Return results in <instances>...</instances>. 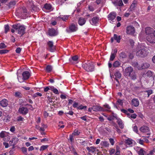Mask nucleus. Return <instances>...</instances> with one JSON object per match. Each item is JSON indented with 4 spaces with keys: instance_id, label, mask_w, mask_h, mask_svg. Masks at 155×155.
Listing matches in <instances>:
<instances>
[{
    "instance_id": "nucleus-1",
    "label": "nucleus",
    "mask_w": 155,
    "mask_h": 155,
    "mask_svg": "<svg viewBox=\"0 0 155 155\" xmlns=\"http://www.w3.org/2000/svg\"><path fill=\"white\" fill-rule=\"evenodd\" d=\"M82 67L87 72H92L94 70L95 66L94 63L90 61H87L86 62L83 63L82 64Z\"/></svg>"
},
{
    "instance_id": "nucleus-2",
    "label": "nucleus",
    "mask_w": 155,
    "mask_h": 155,
    "mask_svg": "<svg viewBox=\"0 0 155 155\" xmlns=\"http://www.w3.org/2000/svg\"><path fill=\"white\" fill-rule=\"evenodd\" d=\"M125 74L126 76L129 77L132 80H134L137 79L135 72L131 67H128L125 68Z\"/></svg>"
},
{
    "instance_id": "nucleus-3",
    "label": "nucleus",
    "mask_w": 155,
    "mask_h": 155,
    "mask_svg": "<svg viewBox=\"0 0 155 155\" xmlns=\"http://www.w3.org/2000/svg\"><path fill=\"white\" fill-rule=\"evenodd\" d=\"M12 27L18 34H21V35H23L25 32L26 28L25 26L21 25L20 23L13 25Z\"/></svg>"
},
{
    "instance_id": "nucleus-4",
    "label": "nucleus",
    "mask_w": 155,
    "mask_h": 155,
    "mask_svg": "<svg viewBox=\"0 0 155 155\" xmlns=\"http://www.w3.org/2000/svg\"><path fill=\"white\" fill-rule=\"evenodd\" d=\"M22 78L18 76V75L17 79L18 81L20 83H22L24 82L25 80L28 79L31 76L30 74L29 71H24L22 73Z\"/></svg>"
},
{
    "instance_id": "nucleus-5",
    "label": "nucleus",
    "mask_w": 155,
    "mask_h": 155,
    "mask_svg": "<svg viewBox=\"0 0 155 155\" xmlns=\"http://www.w3.org/2000/svg\"><path fill=\"white\" fill-rule=\"evenodd\" d=\"M148 54V52L145 49H142L138 51L136 53L137 56L144 57L147 56Z\"/></svg>"
},
{
    "instance_id": "nucleus-6",
    "label": "nucleus",
    "mask_w": 155,
    "mask_h": 155,
    "mask_svg": "<svg viewBox=\"0 0 155 155\" xmlns=\"http://www.w3.org/2000/svg\"><path fill=\"white\" fill-rule=\"evenodd\" d=\"M78 30V25L77 23H71L69 26L70 32H74Z\"/></svg>"
},
{
    "instance_id": "nucleus-7",
    "label": "nucleus",
    "mask_w": 155,
    "mask_h": 155,
    "mask_svg": "<svg viewBox=\"0 0 155 155\" xmlns=\"http://www.w3.org/2000/svg\"><path fill=\"white\" fill-rule=\"evenodd\" d=\"M58 34V31L53 28H49L48 31V35L50 36L53 37L56 36Z\"/></svg>"
},
{
    "instance_id": "nucleus-8",
    "label": "nucleus",
    "mask_w": 155,
    "mask_h": 155,
    "mask_svg": "<svg viewBox=\"0 0 155 155\" xmlns=\"http://www.w3.org/2000/svg\"><path fill=\"white\" fill-rule=\"evenodd\" d=\"M126 33L128 35H133L135 32L134 27L132 26H127L126 28Z\"/></svg>"
},
{
    "instance_id": "nucleus-9",
    "label": "nucleus",
    "mask_w": 155,
    "mask_h": 155,
    "mask_svg": "<svg viewBox=\"0 0 155 155\" xmlns=\"http://www.w3.org/2000/svg\"><path fill=\"white\" fill-rule=\"evenodd\" d=\"M53 44V42L51 41H48L47 42L48 49L51 52H54L55 50V46Z\"/></svg>"
},
{
    "instance_id": "nucleus-10",
    "label": "nucleus",
    "mask_w": 155,
    "mask_h": 155,
    "mask_svg": "<svg viewBox=\"0 0 155 155\" xmlns=\"http://www.w3.org/2000/svg\"><path fill=\"white\" fill-rule=\"evenodd\" d=\"M147 41L151 43H155V36L154 34L149 35L146 37Z\"/></svg>"
},
{
    "instance_id": "nucleus-11",
    "label": "nucleus",
    "mask_w": 155,
    "mask_h": 155,
    "mask_svg": "<svg viewBox=\"0 0 155 155\" xmlns=\"http://www.w3.org/2000/svg\"><path fill=\"white\" fill-rule=\"evenodd\" d=\"M18 111L20 114H21L23 115H25L28 113V109L26 107H22L19 108Z\"/></svg>"
},
{
    "instance_id": "nucleus-12",
    "label": "nucleus",
    "mask_w": 155,
    "mask_h": 155,
    "mask_svg": "<svg viewBox=\"0 0 155 155\" xmlns=\"http://www.w3.org/2000/svg\"><path fill=\"white\" fill-rule=\"evenodd\" d=\"M117 14L114 12H110L108 15V20L113 21L116 17Z\"/></svg>"
},
{
    "instance_id": "nucleus-13",
    "label": "nucleus",
    "mask_w": 155,
    "mask_h": 155,
    "mask_svg": "<svg viewBox=\"0 0 155 155\" xmlns=\"http://www.w3.org/2000/svg\"><path fill=\"white\" fill-rule=\"evenodd\" d=\"M117 52V49H114L111 53L110 60V61H113L116 57Z\"/></svg>"
},
{
    "instance_id": "nucleus-14",
    "label": "nucleus",
    "mask_w": 155,
    "mask_h": 155,
    "mask_svg": "<svg viewBox=\"0 0 155 155\" xmlns=\"http://www.w3.org/2000/svg\"><path fill=\"white\" fill-rule=\"evenodd\" d=\"M154 31H155L153 28L150 27H147L145 29V32L147 35L153 34Z\"/></svg>"
},
{
    "instance_id": "nucleus-15",
    "label": "nucleus",
    "mask_w": 155,
    "mask_h": 155,
    "mask_svg": "<svg viewBox=\"0 0 155 155\" xmlns=\"http://www.w3.org/2000/svg\"><path fill=\"white\" fill-rule=\"evenodd\" d=\"M86 21L85 18L82 17H80L78 20V23L80 26H82L85 24Z\"/></svg>"
},
{
    "instance_id": "nucleus-16",
    "label": "nucleus",
    "mask_w": 155,
    "mask_h": 155,
    "mask_svg": "<svg viewBox=\"0 0 155 155\" xmlns=\"http://www.w3.org/2000/svg\"><path fill=\"white\" fill-rule=\"evenodd\" d=\"M139 101L137 98H134L132 100V105L134 107H138L139 105Z\"/></svg>"
},
{
    "instance_id": "nucleus-17",
    "label": "nucleus",
    "mask_w": 155,
    "mask_h": 155,
    "mask_svg": "<svg viewBox=\"0 0 155 155\" xmlns=\"http://www.w3.org/2000/svg\"><path fill=\"white\" fill-rule=\"evenodd\" d=\"M103 107L102 111L111 112V110H110L111 107L109 104H106L103 105Z\"/></svg>"
},
{
    "instance_id": "nucleus-18",
    "label": "nucleus",
    "mask_w": 155,
    "mask_h": 155,
    "mask_svg": "<svg viewBox=\"0 0 155 155\" xmlns=\"http://www.w3.org/2000/svg\"><path fill=\"white\" fill-rule=\"evenodd\" d=\"M0 105L3 107H7L8 104V101L6 99H3L0 102Z\"/></svg>"
},
{
    "instance_id": "nucleus-19",
    "label": "nucleus",
    "mask_w": 155,
    "mask_h": 155,
    "mask_svg": "<svg viewBox=\"0 0 155 155\" xmlns=\"http://www.w3.org/2000/svg\"><path fill=\"white\" fill-rule=\"evenodd\" d=\"M99 18L97 17H93L91 19V21L90 22L93 25H96L99 21Z\"/></svg>"
},
{
    "instance_id": "nucleus-20",
    "label": "nucleus",
    "mask_w": 155,
    "mask_h": 155,
    "mask_svg": "<svg viewBox=\"0 0 155 155\" xmlns=\"http://www.w3.org/2000/svg\"><path fill=\"white\" fill-rule=\"evenodd\" d=\"M93 110L94 111H102L103 107L98 105H94L93 106Z\"/></svg>"
},
{
    "instance_id": "nucleus-21",
    "label": "nucleus",
    "mask_w": 155,
    "mask_h": 155,
    "mask_svg": "<svg viewBox=\"0 0 155 155\" xmlns=\"http://www.w3.org/2000/svg\"><path fill=\"white\" fill-rule=\"evenodd\" d=\"M140 130L142 132L145 133L148 132L149 129L148 127H141Z\"/></svg>"
},
{
    "instance_id": "nucleus-22",
    "label": "nucleus",
    "mask_w": 155,
    "mask_h": 155,
    "mask_svg": "<svg viewBox=\"0 0 155 155\" xmlns=\"http://www.w3.org/2000/svg\"><path fill=\"white\" fill-rule=\"evenodd\" d=\"M112 3L115 6H122L124 5L122 0H120L118 1L113 2Z\"/></svg>"
},
{
    "instance_id": "nucleus-23",
    "label": "nucleus",
    "mask_w": 155,
    "mask_h": 155,
    "mask_svg": "<svg viewBox=\"0 0 155 155\" xmlns=\"http://www.w3.org/2000/svg\"><path fill=\"white\" fill-rule=\"evenodd\" d=\"M70 16L68 15H60L58 17V18L62 19L63 21H66Z\"/></svg>"
},
{
    "instance_id": "nucleus-24",
    "label": "nucleus",
    "mask_w": 155,
    "mask_h": 155,
    "mask_svg": "<svg viewBox=\"0 0 155 155\" xmlns=\"http://www.w3.org/2000/svg\"><path fill=\"white\" fill-rule=\"evenodd\" d=\"M114 38L115 40L116 41L117 43H119L120 42L121 39L120 36H118L117 34H114Z\"/></svg>"
},
{
    "instance_id": "nucleus-25",
    "label": "nucleus",
    "mask_w": 155,
    "mask_h": 155,
    "mask_svg": "<svg viewBox=\"0 0 155 155\" xmlns=\"http://www.w3.org/2000/svg\"><path fill=\"white\" fill-rule=\"evenodd\" d=\"M51 88V90L53 91V92L55 94H59V93L58 92V90L56 88H55L54 87L52 86V87H50Z\"/></svg>"
},
{
    "instance_id": "nucleus-26",
    "label": "nucleus",
    "mask_w": 155,
    "mask_h": 155,
    "mask_svg": "<svg viewBox=\"0 0 155 155\" xmlns=\"http://www.w3.org/2000/svg\"><path fill=\"white\" fill-rule=\"evenodd\" d=\"M121 64L118 61H115L113 63V66L114 68L119 67Z\"/></svg>"
},
{
    "instance_id": "nucleus-27",
    "label": "nucleus",
    "mask_w": 155,
    "mask_h": 155,
    "mask_svg": "<svg viewBox=\"0 0 155 155\" xmlns=\"http://www.w3.org/2000/svg\"><path fill=\"white\" fill-rule=\"evenodd\" d=\"M125 143L127 144L128 145H130L132 144L133 140L131 139L128 138L127 139L125 140Z\"/></svg>"
},
{
    "instance_id": "nucleus-28",
    "label": "nucleus",
    "mask_w": 155,
    "mask_h": 155,
    "mask_svg": "<svg viewBox=\"0 0 155 155\" xmlns=\"http://www.w3.org/2000/svg\"><path fill=\"white\" fill-rule=\"evenodd\" d=\"M52 69V66L50 65H47L46 68V71L48 73L50 72Z\"/></svg>"
},
{
    "instance_id": "nucleus-29",
    "label": "nucleus",
    "mask_w": 155,
    "mask_h": 155,
    "mask_svg": "<svg viewBox=\"0 0 155 155\" xmlns=\"http://www.w3.org/2000/svg\"><path fill=\"white\" fill-rule=\"evenodd\" d=\"M51 5L50 4H45L44 6V8L48 10H50L51 8Z\"/></svg>"
},
{
    "instance_id": "nucleus-30",
    "label": "nucleus",
    "mask_w": 155,
    "mask_h": 155,
    "mask_svg": "<svg viewBox=\"0 0 155 155\" xmlns=\"http://www.w3.org/2000/svg\"><path fill=\"white\" fill-rule=\"evenodd\" d=\"M87 106H83L82 104H81L78 106V110H86Z\"/></svg>"
},
{
    "instance_id": "nucleus-31",
    "label": "nucleus",
    "mask_w": 155,
    "mask_h": 155,
    "mask_svg": "<svg viewBox=\"0 0 155 155\" xmlns=\"http://www.w3.org/2000/svg\"><path fill=\"white\" fill-rule=\"evenodd\" d=\"M117 122L119 126H123L124 124L122 120L120 118H118L117 119Z\"/></svg>"
},
{
    "instance_id": "nucleus-32",
    "label": "nucleus",
    "mask_w": 155,
    "mask_h": 155,
    "mask_svg": "<svg viewBox=\"0 0 155 155\" xmlns=\"http://www.w3.org/2000/svg\"><path fill=\"white\" fill-rule=\"evenodd\" d=\"M150 66V64L149 63H143L142 64L141 66L142 69L147 68Z\"/></svg>"
},
{
    "instance_id": "nucleus-33",
    "label": "nucleus",
    "mask_w": 155,
    "mask_h": 155,
    "mask_svg": "<svg viewBox=\"0 0 155 155\" xmlns=\"http://www.w3.org/2000/svg\"><path fill=\"white\" fill-rule=\"evenodd\" d=\"M127 55L125 52H122L120 54V57L122 58H125L127 57Z\"/></svg>"
},
{
    "instance_id": "nucleus-34",
    "label": "nucleus",
    "mask_w": 155,
    "mask_h": 155,
    "mask_svg": "<svg viewBox=\"0 0 155 155\" xmlns=\"http://www.w3.org/2000/svg\"><path fill=\"white\" fill-rule=\"evenodd\" d=\"M16 4L15 1L11 2L8 4V6L9 8L13 7Z\"/></svg>"
},
{
    "instance_id": "nucleus-35",
    "label": "nucleus",
    "mask_w": 155,
    "mask_h": 155,
    "mask_svg": "<svg viewBox=\"0 0 155 155\" xmlns=\"http://www.w3.org/2000/svg\"><path fill=\"white\" fill-rule=\"evenodd\" d=\"M49 146L48 145H42L40 147V150L41 151H43L48 148Z\"/></svg>"
},
{
    "instance_id": "nucleus-36",
    "label": "nucleus",
    "mask_w": 155,
    "mask_h": 155,
    "mask_svg": "<svg viewBox=\"0 0 155 155\" xmlns=\"http://www.w3.org/2000/svg\"><path fill=\"white\" fill-rule=\"evenodd\" d=\"M116 78H120L121 77V74L119 71L116 72L114 74Z\"/></svg>"
},
{
    "instance_id": "nucleus-37",
    "label": "nucleus",
    "mask_w": 155,
    "mask_h": 155,
    "mask_svg": "<svg viewBox=\"0 0 155 155\" xmlns=\"http://www.w3.org/2000/svg\"><path fill=\"white\" fill-rule=\"evenodd\" d=\"M145 153V151L143 150V148H141L138 152L139 155H144Z\"/></svg>"
},
{
    "instance_id": "nucleus-38",
    "label": "nucleus",
    "mask_w": 155,
    "mask_h": 155,
    "mask_svg": "<svg viewBox=\"0 0 155 155\" xmlns=\"http://www.w3.org/2000/svg\"><path fill=\"white\" fill-rule=\"evenodd\" d=\"M7 133L5 131H2L0 133V137L1 138H4L6 136Z\"/></svg>"
},
{
    "instance_id": "nucleus-39",
    "label": "nucleus",
    "mask_w": 155,
    "mask_h": 155,
    "mask_svg": "<svg viewBox=\"0 0 155 155\" xmlns=\"http://www.w3.org/2000/svg\"><path fill=\"white\" fill-rule=\"evenodd\" d=\"M102 144L105 147H108L109 145V143L107 141H102L101 142Z\"/></svg>"
},
{
    "instance_id": "nucleus-40",
    "label": "nucleus",
    "mask_w": 155,
    "mask_h": 155,
    "mask_svg": "<svg viewBox=\"0 0 155 155\" xmlns=\"http://www.w3.org/2000/svg\"><path fill=\"white\" fill-rule=\"evenodd\" d=\"M80 133V132L77 129H75L73 132L72 133L73 135H74V136L78 135Z\"/></svg>"
},
{
    "instance_id": "nucleus-41",
    "label": "nucleus",
    "mask_w": 155,
    "mask_h": 155,
    "mask_svg": "<svg viewBox=\"0 0 155 155\" xmlns=\"http://www.w3.org/2000/svg\"><path fill=\"white\" fill-rule=\"evenodd\" d=\"M9 51L8 50H0V54H3L8 52Z\"/></svg>"
},
{
    "instance_id": "nucleus-42",
    "label": "nucleus",
    "mask_w": 155,
    "mask_h": 155,
    "mask_svg": "<svg viewBox=\"0 0 155 155\" xmlns=\"http://www.w3.org/2000/svg\"><path fill=\"white\" fill-rule=\"evenodd\" d=\"M146 74L148 77H150L153 75V72L150 71H148L146 73Z\"/></svg>"
},
{
    "instance_id": "nucleus-43",
    "label": "nucleus",
    "mask_w": 155,
    "mask_h": 155,
    "mask_svg": "<svg viewBox=\"0 0 155 155\" xmlns=\"http://www.w3.org/2000/svg\"><path fill=\"white\" fill-rule=\"evenodd\" d=\"M135 7V4L134 3H133L130 5V11H132L134 9V8Z\"/></svg>"
},
{
    "instance_id": "nucleus-44",
    "label": "nucleus",
    "mask_w": 155,
    "mask_h": 155,
    "mask_svg": "<svg viewBox=\"0 0 155 155\" xmlns=\"http://www.w3.org/2000/svg\"><path fill=\"white\" fill-rule=\"evenodd\" d=\"M18 141V139L17 137H15L12 139V141H14V143H13V145H15L17 142Z\"/></svg>"
},
{
    "instance_id": "nucleus-45",
    "label": "nucleus",
    "mask_w": 155,
    "mask_h": 155,
    "mask_svg": "<svg viewBox=\"0 0 155 155\" xmlns=\"http://www.w3.org/2000/svg\"><path fill=\"white\" fill-rule=\"evenodd\" d=\"M15 96L19 98L21 97L22 96L21 94L19 92H17L15 93Z\"/></svg>"
},
{
    "instance_id": "nucleus-46",
    "label": "nucleus",
    "mask_w": 155,
    "mask_h": 155,
    "mask_svg": "<svg viewBox=\"0 0 155 155\" xmlns=\"http://www.w3.org/2000/svg\"><path fill=\"white\" fill-rule=\"evenodd\" d=\"M5 33H7L9 30V26L8 25H5Z\"/></svg>"
},
{
    "instance_id": "nucleus-47",
    "label": "nucleus",
    "mask_w": 155,
    "mask_h": 155,
    "mask_svg": "<svg viewBox=\"0 0 155 155\" xmlns=\"http://www.w3.org/2000/svg\"><path fill=\"white\" fill-rule=\"evenodd\" d=\"M78 55H76L73 56L72 57V59L73 61H78Z\"/></svg>"
},
{
    "instance_id": "nucleus-48",
    "label": "nucleus",
    "mask_w": 155,
    "mask_h": 155,
    "mask_svg": "<svg viewBox=\"0 0 155 155\" xmlns=\"http://www.w3.org/2000/svg\"><path fill=\"white\" fill-rule=\"evenodd\" d=\"M52 87V86H48L45 87L44 88V91L45 92H47L49 90H51V88L50 87Z\"/></svg>"
},
{
    "instance_id": "nucleus-49",
    "label": "nucleus",
    "mask_w": 155,
    "mask_h": 155,
    "mask_svg": "<svg viewBox=\"0 0 155 155\" xmlns=\"http://www.w3.org/2000/svg\"><path fill=\"white\" fill-rule=\"evenodd\" d=\"M42 95V94L38 92H36L34 94V96L35 97H36L37 96L41 97Z\"/></svg>"
},
{
    "instance_id": "nucleus-50",
    "label": "nucleus",
    "mask_w": 155,
    "mask_h": 155,
    "mask_svg": "<svg viewBox=\"0 0 155 155\" xmlns=\"http://www.w3.org/2000/svg\"><path fill=\"white\" fill-rule=\"evenodd\" d=\"M91 147V152L94 153L95 151H96V147H94V146H91V147Z\"/></svg>"
},
{
    "instance_id": "nucleus-51",
    "label": "nucleus",
    "mask_w": 155,
    "mask_h": 155,
    "mask_svg": "<svg viewBox=\"0 0 155 155\" xmlns=\"http://www.w3.org/2000/svg\"><path fill=\"white\" fill-rule=\"evenodd\" d=\"M6 47V45L4 43L2 42L0 44V48L1 49L5 48Z\"/></svg>"
},
{
    "instance_id": "nucleus-52",
    "label": "nucleus",
    "mask_w": 155,
    "mask_h": 155,
    "mask_svg": "<svg viewBox=\"0 0 155 155\" xmlns=\"http://www.w3.org/2000/svg\"><path fill=\"white\" fill-rule=\"evenodd\" d=\"M145 92L148 95V97L152 94V90H148L147 91H146Z\"/></svg>"
},
{
    "instance_id": "nucleus-53",
    "label": "nucleus",
    "mask_w": 155,
    "mask_h": 155,
    "mask_svg": "<svg viewBox=\"0 0 155 155\" xmlns=\"http://www.w3.org/2000/svg\"><path fill=\"white\" fill-rule=\"evenodd\" d=\"M21 150L26 155L27 154V149L26 148L23 147L21 148Z\"/></svg>"
},
{
    "instance_id": "nucleus-54",
    "label": "nucleus",
    "mask_w": 155,
    "mask_h": 155,
    "mask_svg": "<svg viewBox=\"0 0 155 155\" xmlns=\"http://www.w3.org/2000/svg\"><path fill=\"white\" fill-rule=\"evenodd\" d=\"M78 102H74L73 105V107L74 108H76L78 109Z\"/></svg>"
},
{
    "instance_id": "nucleus-55",
    "label": "nucleus",
    "mask_w": 155,
    "mask_h": 155,
    "mask_svg": "<svg viewBox=\"0 0 155 155\" xmlns=\"http://www.w3.org/2000/svg\"><path fill=\"white\" fill-rule=\"evenodd\" d=\"M21 48L20 47L17 48L15 50L16 52L17 53H20L21 51Z\"/></svg>"
},
{
    "instance_id": "nucleus-56",
    "label": "nucleus",
    "mask_w": 155,
    "mask_h": 155,
    "mask_svg": "<svg viewBox=\"0 0 155 155\" xmlns=\"http://www.w3.org/2000/svg\"><path fill=\"white\" fill-rule=\"evenodd\" d=\"M109 141L112 145H113L114 143V140L112 138H110L109 139Z\"/></svg>"
},
{
    "instance_id": "nucleus-57",
    "label": "nucleus",
    "mask_w": 155,
    "mask_h": 155,
    "mask_svg": "<svg viewBox=\"0 0 155 155\" xmlns=\"http://www.w3.org/2000/svg\"><path fill=\"white\" fill-rule=\"evenodd\" d=\"M137 142L140 144L143 145V140L138 139L137 140Z\"/></svg>"
},
{
    "instance_id": "nucleus-58",
    "label": "nucleus",
    "mask_w": 155,
    "mask_h": 155,
    "mask_svg": "<svg viewBox=\"0 0 155 155\" xmlns=\"http://www.w3.org/2000/svg\"><path fill=\"white\" fill-rule=\"evenodd\" d=\"M117 102L120 105H122L123 104V100L120 99H118L117 100Z\"/></svg>"
},
{
    "instance_id": "nucleus-59",
    "label": "nucleus",
    "mask_w": 155,
    "mask_h": 155,
    "mask_svg": "<svg viewBox=\"0 0 155 155\" xmlns=\"http://www.w3.org/2000/svg\"><path fill=\"white\" fill-rule=\"evenodd\" d=\"M24 119V118L21 116H19L18 117L17 120L18 121H23Z\"/></svg>"
},
{
    "instance_id": "nucleus-60",
    "label": "nucleus",
    "mask_w": 155,
    "mask_h": 155,
    "mask_svg": "<svg viewBox=\"0 0 155 155\" xmlns=\"http://www.w3.org/2000/svg\"><path fill=\"white\" fill-rule=\"evenodd\" d=\"M137 115L135 114H131L130 117L133 119H135L136 118Z\"/></svg>"
},
{
    "instance_id": "nucleus-61",
    "label": "nucleus",
    "mask_w": 155,
    "mask_h": 155,
    "mask_svg": "<svg viewBox=\"0 0 155 155\" xmlns=\"http://www.w3.org/2000/svg\"><path fill=\"white\" fill-rule=\"evenodd\" d=\"M115 152V150L113 149H112L110 151V155H112V154L114 153Z\"/></svg>"
},
{
    "instance_id": "nucleus-62",
    "label": "nucleus",
    "mask_w": 155,
    "mask_h": 155,
    "mask_svg": "<svg viewBox=\"0 0 155 155\" xmlns=\"http://www.w3.org/2000/svg\"><path fill=\"white\" fill-rule=\"evenodd\" d=\"M32 9L34 11H38L39 10V8H37L35 6L33 5L32 7Z\"/></svg>"
},
{
    "instance_id": "nucleus-63",
    "label": "nucleus",
    "mask_w": 155,
    "mask_h": 155,
    "mask_svg": "<svg viewBox=\"0 0 155 155\" xmlns=\"http://www.w3.org/2000/svg\"><path fill=\"white\" fill-rule=\"evenodd\" d=\"M74 114V112L72 111H69L68 112H65V114H68L71 115H72Z\"/></svg>"
},
{
    "instance_id": "nucleus-64",
    "label": "nucleus",
    "mask_w": 155,
    "mask_h": 155,
    "mask_svg": "<svg viewBox=\"0 0 155 155\" xmlns=\"http://www.w3.org/2000/svg\"><path fill=\"white\" fill-rule=\"evenodd\" d=\"M44 114L45 117H47L49 116V114L46 111L44 112Z\"/></svg>"
}]
</instances>
